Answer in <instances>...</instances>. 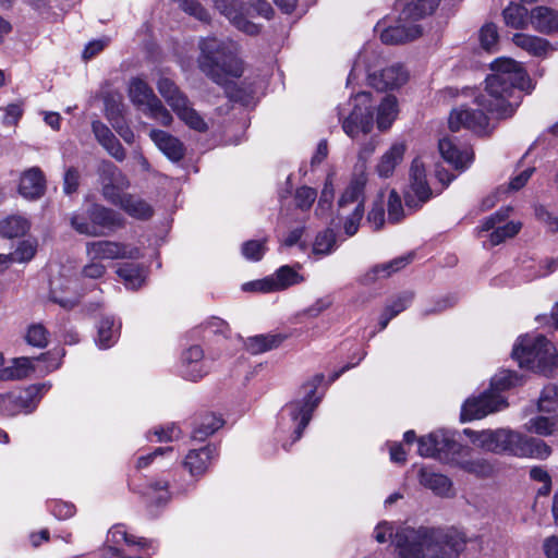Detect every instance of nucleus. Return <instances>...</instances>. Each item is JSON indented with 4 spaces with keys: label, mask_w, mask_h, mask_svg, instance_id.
Wrapping results in <instances>:
<instances>
[{
    "label": "nucleus",
    "mask_w": 558,
    "mask_h": 558,
    "mask_svg": "<svg viewBox=\"0 0 558 558\" xmlns=\"http://www.w3.org/2000/svg\"><path fill=\"white\" fill-rule=\"evenodd\" d=\"M169 484L166 481L148 483L142 490L146 501L150 505L160 506L170 499Z\"/></svg>",
    "instance_id": "obj_44"
},
{
    "label": "nucleus",
    "mask_w": 558,
    "mask_h": 558,
    "mask_svg": "<svg viewBox=\"0 0 558 558\" xmlns=\"http://www.w3.org/2000/svg\"><path fill=\"white\" fill-rule=\"evenodd\" d=\"M90 225L80 223L78 227L81 231L83 230V232L86 233V236H105L120 228H123L125 223L121 214L97 203L90 204Z\"/></svg>",
    "instance_id": "obj_12"
},
{
    "label": "nucleus",
    "mask_w": 558,
    "mask_h": 558,
    "mask_svg": "<svg viewBox=\"0 0 558 558\" xmlns=\"http://www.w3.org/2000/svg\"><path fill=\"white\" fill-rule=\"evenodd\" d=\"M158 93L174 111L178 118L190 129L205 132L207 123L202 116L191 106L186 95L169 77L161 75L156 83Z\"/></svg>",
    "instance_id": "obj_8"
},
{
    "label": "nucleus",
    "mask_w": 558,
    "mask_h": 558,
    "mask_svg": "<svg viewBox=\"0 0 558 558\" xmlns=\"http://www.w3.org/2000/svg\"><path fill=\"white\" fill-rule=\"evenodd\" d=\"M3 111L4 114L2 117V123L8 126H14L22 118L24 109L22 104H10L3 109Z\"/></svg>",
    "instance_id": "obj_60"
},
{
    "label": "nucleus",
    "mask_w": 558,
    "mask_h": 558,
    "mask_svg": "<svg viewBox=\"0 0 558 558\" xmlns=\"http://www.w3.org/2000/svg\"><path fill=\"white\" fill-rule=\"evenodd\" d=\"M222 425L223 420L221 417L214 413H206L195 423L192 437L194 439L203 440L217 432Z\"/></svg>",
    "instance_id": "obj_42"
},
{
    "label": "nucleus",
    "mask_w": 558,
    "mask_h": 558,
    "mask_svg": "<svg viewBox=\"0 0 558 558\" xmlns=\"http://www.w3.org/2000/svg\"><path fill=\"white\" fill-rule=\"evenodd\" d=\"M210 371V364L204 356V351L199 345H192L182 352L180 363V374L183 378L197 381L206 376Z\"/></svg>",
    "instance_id": "obj_19"
},
{
    "label": "nucleus",
    "mask_w": 558,
    "mask_h": 558,
    "mask_svg": "<svg viewBox=\"0 0 558 558\" xmlns=\"http://www.w3.org/2000/svg\"><path fill=\"white\" fill-rule=\"evenodd\" d=\"M416 21L402 19L401 12L397 25L386 27L380 32L381 41L387 45H399L416 39L422 34L421 26L415 24Z\"/></svg>",
    "instance_id": "obj_20"
},
{
    "label": "nucleus",
    "mask_w": 558,
    "mask_h": 558,
    "mask_svg": "<svg viewBox=\"0 0 558 558\" xmlns=\"http://www.w3.org/2000/svg\"><path fill=\"white\" fill-rule=\"evenodd\" d=\"M417 442L420 456L436 458L446 463H450L456 453H461L464 450V446L457 441L456 433L446 429L421 437Z\"/></svg>",
    "instance_id": "obj_11"
},
{
    "label": "nucleus",
    "mask_w": 558,
    "mask_h": 558,
    "mask_svg": "<svg viewBox=\"0 0 558 558\" xmlns=\"http://www.w3.org/2000/svg\"><path fill=\"white\" fill-rule=\"evenodd\" d=\"M215 453L216 448L209 445L201 449L190 450L185 456L183 465L192 476H201L207 471Z\"/></svg>",
    "instance_id": "obj_27"
},
{
    "label": "nucleus",
    "mask_w": 558,
    "mask_h": 558,
    "mask_svg": "<svg viewBox=\"0 0 558 558\" xmlns=\"http://www.w3.org/2000/svg\"><path fill=\"white\" fill-rule=\"evenodd\" d=\"M510 211V207L500 208L495 214L487 217L480 227V230L484 232L493 230L490 233L492 245H498L506 239L514 236L520 231L522 227L521 222L509 221L500 226L509 217Z\"/></svg>",
    "instance_id": "obj_17"
},
{
    "label": "nucleus",
    "mask_w": 558,
    "mask_h": 558,
    "mask_svg": "<svg viewBox=\"0 0 558 558\" xmlns=\"http://www.w3.org/2000/svg\"><path fill=\"white\" fill-rule=\"evenodd\" d=\"M128 95L131 102L148 118L165 126H169L172 123V114L155 95L149 84L142 77H132L130 80Z\"/></svg>",
    "instance_id": "obj_10"
},
{
    "label": "nucleus",
    "mask_w": 558,
    "mask_h": 558,
    "mask_svg": "<svg viewBox=\"0 0 558 558\" xmlns=\"http://www.w3.org/2000/svg\"><path fill=\"white\" fill-rule=\"evenodd\" d=\"M535 216L541 222L546 225L549 231L558 232V217L548 211L544 206L535 207Z\"/></svg>",
    "instance_id": "obj_61"
},
{
    "label": "nucleus",
    "mask_w": 558,
    "mask_h": 558,
    "mask_svg": "<svg viewBox=\"0 0 558 558\" xmlns=\"http://www.w3.org/2000/svg\"><path fill=\"white\" fill-rule=\"evenodd\" d=\"M522 383V377H520L515 372L505 369L497 373L492 378L488 390L493 393L501 395L504 390L519 386Z\"/></svg>",
    "instance_id": "obj_47"
},
{
    "label": "nucleus",
    "mask_w": 558,
    "mask_h": 558,
    "mask_svg": "<svg viewBox=\"0 0 558 558\" xmlns=\"http://www.w3.org/2000/svg\"><path fill=\"white\" fill-rule=\"evenodd\" d=\"M441 157L457 170H465L473 161V149L457 137H444L438 143Z\"/></svg>",
    "instance_id": "obj_18"
},
{
    "label": "nucleus",
    "mask_w": 558,
    "mask_h": 558,
    "mask_svg": "<svg viewBox=\"0 0 558 558\" xmlns=\"http://www.w3.org/2000/svg\"><path fill=\"white\" fill-rule=\"evenodd\" d=\"M62 354L59 352H47L35 359L38 371L41 373H49L59 368L61 364Z\"/></svg>",
    "instance_id": "obj_53"
},
{
    "label": "nucleus",
    "mask_w": 558,
    "mask_h": 558,
    "mask_svg": "<svg viewBox=\"0 0 558 558\" xmlns=\"http://www.w3.org/2000/svg\"><path fill=\"white\" fill-rule=\"evenodd\" d=\"M420 484L432 490L439 497H451L452 494V482L449 477L444 474L436 473L428 468H421L418 471Z\"/></svg>",
    "instance_id": "obj_26"
},
{
    "label": "nucleus",
    "mask_w": 558,
    "mask_h": 558,
    "mask_svg": "<svg viewBox=\"0 0 558 558\" xmlns=\"http://www.w3.org/2000/svg\"><path fill=\"white\" fill-rule=\"evenodd\" d=\"M323 379V375H316L305 383L299 391L300 398L286 404L280 412V426L284 432L292 433L291 444L301 438L322 400V396H316V391Z\"/></svg>",
    "instance_id": "obj_5"
},
{
    "label": "nucleus",
    "mask_w": 558,
    "mask_h": 558,
    "mask_svg": "<svg viewBox=\"0 0 558 558\" xmlns=\"http://www.w3.org/2000/svg\"><path fill=\"white\" fill-rule=\"evenodd\" d=\"M413 300L412 292H402L390 300L379 317V330H384L389 322L410 306Z\"/></svg>",
    "instance_id": "obj_35"
},
{
    "label": "nucleus",
    "mask_w": 558,
    "mask_h": 558,
    "mask_svg": "<svg viewBox=\"0 0 558 558\" xmlns=\"http://www.w3.org/2000/svg\"><path fill=\"white\" fill-rule=\"evenodd\" d=\"M371 93L361 92L345 105L338 107L343 132L354 138L360 132L368 133L373 128Z\"/></svg>",
    "instance_id": "obj_7"
},
{
    "label": "nucleus",
    "mask_w": 558,
    "mask_h": 558,
    "mask_svg": "<svg viewBox=\"0 0 558 558\" xmlns=\"http://www.w3.org/2000/svg\"><path fill=\"white\" fill-rule=\"evenodd\" d=\"M85 250L88 258L98 260L138 259L142 256L138 247L110 240L87 242Z\"/></svg>",
    "instance_id": "obj_14"
},
{
    "label": "nucleus",
    "mask_w": 558,
    "mask_h": 558,
    "mask_svg": "<svg viewBox=\"0 0 558 558\" xmlns=\"http://www.w3.org/2000/svg\"><path fill=\"white\" fill-rule=\"evenodd\" d=\"M122 544L128 546L136 545L141 548H144L148 546V541L129 534L126 527L123 524H116L108 531L106 545L113 555H118L120 553L119 546Z\"/></svg>",
    "instance_id": "obj_28"
},
{
    "label": "nucleus",
    "mask_w": 558,
    "mask_h": 558,
    "mask_svg": "<svg viewBox=\"0 0 558 558\" xmlns=\"http://www.w3.org/2000/svg\"><path fill=\"white\" fill-rule=\"evenodd\" d=\"M80 178V171L76 168L70 167L65 170L63 177V191L65 194L71 195L77 191Z\"/></svg>",
    "instance_id": "obj_59"
},
{
    "label": "nucleus",
    "mask_w": 558,
    "mask_h": 558,
    "mask_svg": "<svg viewBox=\"0 0 558 558\" xmlns=\"http://www.w3.org/2000/svg\"><path fill=\"white\" fill-rule=\"evenodd\" d=\"M149 136L170 160L179 161L183 158L184 146L177 137L161 130H151Z\"/></svg>",
    "instance_id": "obj_30"
},
{
    "label": "nucleus",
    "mask_w": 558,
    "mask_h": 558,
    "mask_svg": "<svg viewBox=\"0 0 558 558\" xmlns=\"http://www.w3.org/2000/svg\"><path fill=\"white\" fill-rule=\"evenodd\" d=\"M69 281H66L65 286H56L54 282H51L50 288V298L51 300L62 306L63 308H72L78 303V295L71 294L64 295V290H69Z\"/></svg>",
    "instance_id": "obj_48"
},
{
    "label": "nucleus",
    "mask_w": 558,
    "mask_h": 558,
    "mask_svg": "<svg viewBox=\"0 0 558 558\" xmlns=\"http://www.w3.org/2000/svg\"><path fill=\"white\" fill-rule=\"evenodd\" d=\"M492 73L485 80V90L475 97L476 109L461 106L449 117V128L457 132L465 128L475 133H486L488 114L502 119L512 116L519 106L515 92L531 87L530 77L521 63L511 58H498L490 64Z\"/></svg>",
    "instance_id": "obj_1"
},
{
    "label": "nucleus",
    "mask_w": 558,
    "mask_h": 558,
    "mask_svg": "<svg viewBox=\"0 0 558 558\" xmlns=\"http://www.w3.org/2000/svg\"><path fill=\"white\" fill-rule=\"evenodd\" d=\"M172 453H173L172 447L156 448L153 452H150L146 456L140 457L136 462V468L144 469V468L148 466L157 458L162 457L165 454H172Z\"/></svg>",
    "instance_id": "obj_64"
},
{
    "label": "nucleus",
    "mask_w": 558,
    "mask_h": 558,
    "mask_svg": "<svg viewBox=\"0 0 558 558\" xmlns=\"http://www.w3.org/2000/svg\"><path fill=\"white\" fill-rule=\"evenodd\" d=\"M317 197L315 189L310 186H301L295 191L294 202L301 210H307L312 207Z\"/></svg>",
    "instance_id": "obj_55"
},
{
    "label": "nucleus",
    "mask_w": 558,
    "mask_h": 558,
    "mask_svg": "<svg viewBox=\"0 0 558 558\" xmlns=\"http://www.w3.org/2000/svg\"><path fill=\"white\" fill-rule=\"evenodd\" d=\"M112 205L119 206L129 216L141 220L150 218L154 213L146 201L131 194L122 193Z\"/></svg>",
    "instance_id": "obj_32"
},
{
    "label": "nucleus",
    "mask_w": 558,
    "mask_h": 558,
    "mask_svg": "<svg viewBox=\"0 0 558 558\" xmlns=\"http://www.w3.org/2000/svg\"><path fill=\"white\" fill-rule=\"evenodd\" d=\"M525 428L527 432L541 436H549L558 428V414L547 415L539 413V415L532 417L525 423Z\"/></svg>",
    "instance_id": "obj_41"
},
{
    "label": "nucleus",
    "mask_w": 558,
    "mask_h": 558,
    "mask_svg": "<svg viewBox=\"0 0 558 558\" xmlns=\"http://www.w3.org/2000/svg\"><path fill=\"white\" fill-rule=\"evenodd\" d=\"M336 247V234L331 229H327L317 234L313 252L319 255L330 254Z\"/></svg>",
    "instance_id": "obj_49"
},
{
    "label": "nucleus",
    "mask_w": 558,
    "mask_h": 558,
    "mask_svg": "<svg viewBox=\"0 0 558 558\" xmlns=\"http://www.w3.org/2000/svg\"><path fill=\"white\" fill-rule=\"evenodd\" d=\"M117 275L123 280L125 287L131 290L140 289L146 279V270L140 264L125 263L117 269Z\"/></svg>",
    "instance_id": "obj_38"
},
{
    "label": "nucleus",
    "mask_w": 558,
    "mask_h": 558,
    "mask_svg": "<svg viewBox=\"0 0 558 558\" xmlns=\"http://www.w3.org/2000/svg\"><path fill=\"white\" fill-rule=\"evenodd\" d=\"M46 190V180L38 167L25 170L20 178L19 193L26 199L41 197Z\"/></svg>",
    "instance_id": "obj_24"
},
{
    "label": "nucleus",
    "mask_w": 558,
    "mask_h": 558,
    "mask_svg": "<svg viewBox=\"0 0 558 558\" xmlns=\"http://www.w3.org/2000/svg\"><path fill=\"white\" fill-rule=\"evenodd\" d=\"M407 146L403 142L393 143L390 148L383 154L376 165V173L383 179L390 178L397 166L403 160Z\"/></svg>",
    "instance_id": "obj_29"
},
{
    "label": "nucleus",
    "mask_w": 558,
    "mask_h": 558,
    "mask_svg": "<svg viewBox=\"0 0 558 558\" xmlns=\"http://www.w3.org/2000/svg\"><path fill=\"white\" fill-rule=\"evenodd\" d=\"M216 9L223 14L231 24L247 35H257L259 25L248 21L241 12L236 0H214Z\"/></svg>",
    "instance_id": "obj_21"
},
{
    "label": "nucleus",
    "mask_w": 558,
    "mask_h": 558,
    "mask_svg": "<svg viewBox=\"0 0 558 558\" xmlns=\"http://www.w3.org/2000/svg\"><path fill=\"white\" fill-rule=\"evenodd\" d=\"M531 24L535 31L543 34L557 32L558 12L548 7H536L531 11Z\"/></svg>",
    "instance_id": "obj_33"
},
{
    "label": "nucleus",
    "mask_w": 558,
    "mask_h": 558,
    "mask_svg": "<svg viewBox=\"0 0 558 558\" xmlns=\"http://www.w3.org/2000/svg\"><path fill=\"white\" fill-rule=\"evenodd\" d=\"M92 131L97 142L112 158L117 161H123L125 159V149L105 123L98 120L93 121Z\"/></svg>",
    "instance_id": "obj_25"
},
{
    "label": "nucleus",
    "mask_w": 558,
    "mask_h": 558,
    "mask_svg": "<svg viewBox=\"0 0 558 558\" xmlns=\"http://www.w3.org/2000/svg\"><path fill=\"white\" fill-rule=\"evenodd\" d=\"M335 190L332 184L331 177H327L324 187L320 193V197L318 199V205L316 208L317 215H324L326 211H328L331 207V203L333 199Z\"/></svg>",
    "instance_id": "obj_54"
},
{
    "label": "nucleus",
    "mask_w": 558,
    "mask_h": 558,
    "mask_svg": "<svg viewBox=\"0 0 558 558\" xmlns=\"http://www.w3.org/2000/svg\"><path fill=\"white\" fill-rule=\"evenodd\" d=\"M397 99L395 96H386L378 107L377 126L380 130H387L397 117Z\"/></svg>",
    "instance_id": "obj_46"
},
{
    "label": "nucleus",
    "mask_w": 558,
    "mask_h": 558,
    "mask_svg": "<svg viewBox=\"0 0 558 558\" xmlns=\"http://www.w3.org/2000/svg\"><path fill=\"white\" fill-rule=\"evenodd\" d=\"M37 242L35 240H24L19 243L14 252L10 253L11 262L26 263L29 262L36 254Z\"/></svg>",
    "instance_id": "obj_50"
},
{
    "label": "nucleus",
    "mask_w": 558,
    "mask_h": 558,
    "mask_svg": "<svg viewBox=\"0 0 558 558\" xmlns=\"http://www.w3.org/2000/svg\"><path fill=\"white\" fill-rule=\"evenodd\" d=\"M286 338L287 337L281 333L257 335L247 338L244 344L250 353L260 354L278 348L286 340Z\"/></svg>",
    "instance_id": "obj_37"
},
{
    "label": "nucleus",
    "mask_w": 558,
    "mask_h": 558,
    "mask_svg": "<svg viewBox=\"0 0 558 558\" xmlns=\"http://www.w3.org/2000/svg\"><path fill=\"white\" fill-rule=\"evenodd\" d=\"M197 65L213 82L223 85L230 77L242 76L244 63L240 46L230 38L205 37L198 41Z\"/></svg>",
    "instance_id": "obj_4"
},
{
    "label": "nucleus",
    "mask_w": 558,
    "mask_h": 558,
    "mask_svg": "<svg viewBox=\"0 0 558 558\" xmlns=\"http://www.w3.org/2000/svg\"><path fill=\"white\" fill-rule=\"evenodd\" d=\"M498 37L495 24H486L480 31V41L485 50H492L497 45Z\"/></svg>",
    "instance_id": "obj_57"
},
{
    "label": "nucleus",
    "mask_w": 558,
    "mask_h": 558,
    "mask_svg": "<svg viewBox=\"0 0 558 558\" xmlns=\"http://www.w3.org/2000/svg\"><path fill=\"white\" fill-rule=\"evenodd\" d=\"M98 175L102 196L111 204L116 202L124 189L129 187V180L111 161L104 160L100 162Z\"/></svg>",
    "instance_id": "obj_16"
},
{
    "label": "nucleus",
    "mask_w": 558,
    "mask_h": 558,
    "mask_svg": "<svg viewBox=\"0 0 558 558\" xmlns=\"http://www.w3.org/2000/svg\"><path fill=\"white\" fill-rule=\"evenodd\" d=\"M375 539L383 544L393 536L398 558H458L465 547V537L456 530L403 526L393 535L391 523L377 524Z\"/></svg>",
    "instance_id": "obj_2"
},
{
    "label": "nucleus",
    "mask_w": 558,
    "mask_h": 558,
    "mask_svg": "<svg viewBox=\"0 0 558 558\" xmlns=\"http://www.w3.org/2000/svg\"><path fill=\"white\" fill-rule=\"evenodd\" d=\"M332 298L330 295H326L317 299L312 305L304 310V314L308 317H317L324 311L329 308L332 305Z\"/></svg>",
    "instance_id": "obj_62"
},
{
    "label": "nucleus",
    "mask_w": 558,
    "mask_h": 558,
    "mask_svg": "<svg viewBox=\"0 0 558 558\" xmlns=\"http://www.w3.org/2000/svg\"><path fill=\"white\" fill-rule=\"evenodd\" d=\"M403 217L401 198L395 190H391L388 197V219L391 222H399Z\"/></svg>",
    "instance_id": "obj_58"
},
{
    "label": "nucleus",
    "mask_w": 558,
    "mask_h": 558,
    "mask_svg": "<svg viewBox=\"0 0 558 558\" xmlns=\"http://www.w3.org/2000/svg\"><path fill=\"white\" fill-rule=\"evenodd\" d=\"M25 339L33 347L45 348L48 343V331L41 324H34L28 327Z\"/></svg>",
    "instance_id": "obj_52"
},
{
    "label": "nucleus",
    "mask_w": 558,
    "mask_h": 558,
    "mask_svg": "<svg viewBox=\"0 0 558 558\" xmlns=\"http://www.w3.org/2000/svg\"><path fill=\"white\" fill-rule=\"evenodd\" d=\"M408 77L403 65L392 64L383 69L378 74L369 75V83L378 90H387L401 87Z\"/></svg>",
    "instance_id": "obj_23"
},
{
    "label": "nucleus",
    "mask_w": 558,
    "mask_h": 558,
    "mask_svg": "<svg viewBox=\"0 0 558 558\" xmlns=\"http://www.w3.org/2000/svg\"><path fill=\"white\" fill-rule=\"evenodd\" d=\"M512 41L517 47L534 57H545L548 52L557 49L547 39L524 33L514 34Z\"/></svg>",
    "instance_id": "obj_31"
},
{
    "label": "nucleus",
    "mask_w": 558,
    "mask_h": 558,
    "mask_svg": "<svg viewBox=\"0 0 558 558\" xmlns=\"http://www.w3.org/2000/svg\"><path fill=\"white\" fill-rule=\"evenodd\" d=\"M471 449L464 446L461 453H456L450 463L477 477H490L494 475L495 465L485 458H469Z\"/></svg>",
    "instance_id": "obj_22"
},
{
    "label": "nucleus",
    "mask_w": 558,
    "mask_h": 558,
    "mask_svg": "<svg viewBox=\"0 0 558 558\" xmlns=\"http://www.w3.org/2000/svg\"><path fill=\"white\" fill-rule=\"evenodd\" d=\"M506 25L515 29H525L531 24V12L518 3H510L502 11Z\"/></svg>",
    "instance_id": "obj_39"
},
{
    "label": "nucleus",
    "mask_w": 558,
    "mask_h": 558,
    "mask_svg": "<svg viewBox=\"0 0 558 558\" xmlns=\"http://www.w3.org/2000/svg\"><path fill=\"white\" fill-rule=\"evenodd\" d=\"M432 196L426 179L425 166L420 158L413 159L410 167V185L405 193V205L409 209H417Z\"/></svg>",
    "instance_id": "obj_15"
},
{
    "label": "nucleus",
    "mask_w": 558,
    "mask_h": 558,
    "mask_svg": "<svg viewBox=\"0 0 558 558\" xmlns=\"http://www.w3.org/2000/svg\"><path fill=\"white\" fill-rule=\"evenodd\" d=\"M365 183L364 177L352 180L338 201L337 218L343 220V229L349 236L357 232L364 215Z\"/></svg>",
    "instance_id": "obj_9"
},
{
    "label": "nucleus",
    "mask_w": 558,
    "mask_h": 558,
    "mask_svg": "<svg viewBox=\"0 0 558 558\" xmlns=\"http://www.w3.org/2000/svg\"><path fill=\"white\" fill-rule=\"evenodd\" d=\"M106 274V266L98 259L89 258V263L82 268V276L89 279H99Z\"/></svg>",
    "instance_id": "obj_63"
},
{
    "label": "nucleus",
    "mask_w": 558,
    "mask_h": 558,
    "mask_svg": "<svg viewBox=\"0 0 558 558\" xmlns=\"http://www.w3.org/2000/svg\"><path fill=\"white\" fill-rule=\"evenodd\" d=\"M507 407L508 402L504 396L493 393L487 389L477 397L465 400L461 408V420L463 422L480 420Z\"/></svg>",
    "instance_id": "obj_13"
},
{
    "label": "nucleus",
    "mask_w": 558,
    "mask_h": 558,
    "mask_svg": "<svg viewBox=\"0 0 558 558\" xmlns=\"http://www.w3.org/2000/svg\"><path fill=\"white\" fill-rule=\"evenodd\" d=\"M69 222H70L71 228L75 232H77L78 234H82V235H86V233L83 232V230L81 231V229L78 227H80V223L90 225V222H92L90 205L70 214Z\"/></svg>",
    "instance_id": "obj_56"
},
{
    "label": "nucleus",
    "mask_w": 558,
    "mask_h": 558,
    "mask_svg": "<svg viewBox=\"0 0 558 558\" xmlns=\"http://www.w3.org/2000/svg\"><path fill=\"white\" fill-rule=\"evenodd\" d=\"M38 368L35 365V359L29 357H15L12 360V364L0 368V380H20L29 376L32 372Z\"/></svg>",
    "instance_id": "obj_34"
},
{
    "label": "nucleus",
    "mask_w": 558,
    "mask_h": 558,
    "mask_svg": "<svg viewBox=\"0 0 558 558\" xmlns=\"http://www.w3.org/2000/svg\"><path fill=\"white\" fill-rule=\"evenodd\" d=\"M266 242L267 239L244 242L242 245L243 256L252 262L260 260L266 252Z\"/></svg>",
    "instance_id": "obj_51"
},
{
    "label": "nucleus",
    "mask_w": 558,
    "mask_h": 558,
    "mask_svg": "<svg viewBox=\"0 0 558 558\" xmlns=\"http://www.w3.org/2000/svg\"><path fill=\"white\" fill-rule=\"evenodd\" d=\"M412 260V255H405L397 257L390 262L376 265L372 268V270L366 275L365 280L367 282L374 281L376 279L388 278L393 272H397L404 268Z\"/></svg>",
    "instance_id": "obj_40"
},
{
    "label": "nucleus",
    "mask_w": 558,
    "mask_h": 558,
    "mask_svg": "<svg viewBox=\"0 0 558 558\" xmlns=\"http://www.w3.org/2000/svg\"><path fill=\"white\" fill-rule=\"evenodd\" d=\"M120 326L114 328V322L110 317L102 318L97 327L96 344L99 349L111 348L119 337Z\"/></svg>",
    "instance_id": "obj_43"
},
{
    "label": "nucleus",
    "mask_w": 558,
    "mask_h": 558,
    "mask_svg": "<svg viewBox=\"0 0 558 558\" xmlns=\"http://www.w3.org/2000/svg\"><path fill=\"white\" fill-rule=\"evenodd\" d=\"M28 229V220L20 215L10 216L0 222L1 235L9 239L24 235Z\"/></svg>",
    "instance_id": "obj_45"
},
{
    "label": "nucleus",
    "mask_w": 558,
    "mask_h": 558,
    "mask_svg": "<svg viewBox=\"0 0 558 558\" xmlns=\"http://www.w3.org/2000/svg\"><path fill=\"white\" fill-rule=\"evenodd\" d=\"M272 292L286 290L292 286L303 282L304 277L293 267L283 265L269 276Z\"/></svg>",
    "instance_id": "obj_36"
},
{
    "label": "nucleus",
    "mask_w": 558,
    "mask_h": 558,
    "mask_svg": "<svg viewBox=\"0 0 558 558\" xmlns=\"http://www.w3.org/2000/svg\"><path fill=\"white\" fill-rule=\"evenodd\" d=\"M476 447L493 453H509L520 458L544 460L551 453L550 447L541 439L526 437L508 428L473 430L463 429Z\"/></svg>",
    "instance_id": "obj_3"
},
{
    "label": "nucleus",
    "mask_w": 558,
    "mask_h": 558,
    "mask_svg": "<svg viewBox=\"0 0 558 558\" xmlns=\"http://www.w3.org/2000/svg\"><path fill=\"white\" fill-rule=\"evenodd\" d=\"M512 357L520 367L550 376L558 368V354L554 344L542 335H525L513 345Z\"/></svg>",
    "instance_id": "obj_6"
}]
</instances>
